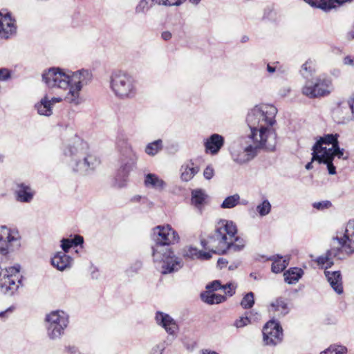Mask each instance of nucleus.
Returning <instances> with one entry per match:
<instances>
[{
  "mask_svg": "<svg viewBox=\"0 0 354 354\" xmlns=\"http://www.w3.org/2000/svg\"><path fill=\"white\" fill-rule=\"evenodd\" d=\"M42 80L50 88H68L69 91L64 100L77 105L80 103V91L91 81L92 73L86 69L66 73L59 68L52 67L42 74Z\"/></svg>",
  "mask_w": 354,
  "mask_h": 354,
  "instance_id": "1",
  "label": "nucleus"
},
{
  "mask_svg": "<svg viewBox=\"0 0 354 354\" xmlns=\"http://www.w3.org/2000/svg\"><path fill=\"white\" fill-rule=\"evenodd\" d=\"M277 109L271 104L256 105L247 115L246 122L250 129L248 140H257L265 144L275 142L276 134L270 127L275 123Z\"/></svg>",
  "mask_w": 354,
  "mask_h": 354,
  "instance_id": "2",
  "label": "nucleus"
},
{
  "mask_svg": "<svg viewBox=\"0 0 354 354\" xmlns=\"http://www.w3.org/2000/svg\"><path fill=\"white\" fill-rule=\"evenodd\" d=\"M64 161L75 172L86 175L100 165V159L89 151L86 142L76 137L73 145L68 144L64 149Z\"/></svg>",
  "mask_w": 354,
  "mask_h": 354,
  "instance_id": "3",
  "label": "nucleus"
},
{
  "mask_svg": "<svg viewBox=\"0 0 354 354\" xmlns=\"http://www.w3.org/2000/svg\"><path fill=\"white\" fill-rule=\"evenodd\" d=\"M117 147L120 153V167L115 176V185L123 187L127 184L129 173L136 166L138 156L126 139L119 138Z\"/></svg>",
  "mask_w": 354,
  "mask_h": 354,
  "instance_id": "4",
  "label": "nucleus"
},
{
  "mask_svg": "<svg viewBox=\"0 0 354 354\" xmlns=\"http://www.w3.org/2000/svg\"><path fill=\"white\" fill-rule=\"evenodd\" d=\"M170 245H155L153 248V259L160 272L167 274L178 271L183 266L182 259L176 257Z\"/></svg>",
  "mask_w": 354,
  "mask_h": 354,
  "instance_id": "5",
  "label": "nucleus"
},
{
  "mask_svg": "<svg viewBox=\"0 0 354 354\" xmlns=\"http://www.w3.org/2000/svg\"><path fill=\"white\" fill-rule=\"evenodd\" d=\"M110 86L115 96L122 100L132 99L137 94L136 80L124 72L113 73L110 77Z\"/></svg>",
  "mask_w": 354,
  "mask_h": 354,
  "instance_id": "6",
  "label": "nucleus"
},
{
  "mask_svg": "<svg viewBox=\"0 0 354 354\" xmlns=\"http://www.w3.org/2000/svg\"><path fill=\"white\" fill-rule=\"evenodd\" d=\"M274 147L275 142L265 144L257 140H248L245 137L241 140V151L233 148L231 154L234 161L239 164H244L253 159L259 149L265 148L268 150H273Z\"/></svg>",
  "mask_w": 354,
  "mask_h": 354,
  "instance_id": "7",
  "label": "nucleus"
},
{
  "mask_svg": "<svg viewBox=\"0 0 354 354\" xmlns=\"http://www.w3.org/2000/svg\"><path fill=\"white\" fill-rule=\"evenodd\" d=\"M68 316L62 310H54L47 314L44 326L48 337L51 340L60 339L68 325Z\"/></svg>",
  "mask_w": 354,
  "mask_h": 354,
  "instance_id": "8",
  "label": "nucleus"
},
{
  "mask_svg": "<svg viewBox=\"0 0 354 354\" xmlns=\"http://www.w3.org/2000/svg\"><path fill=\"white\" fill-rule=\"evenodd\" d=\"M213 238L218 243H241L248 241L245 236L237 234L236 226L232 221L225 220L218 223Z\"/></svg>",
  "mask_w": 354,
  "mask_h": 354,
  "instance_id": "9",
  "label": "nucleus"
},
{
  "mask_svg": "<svg viewBox=\"0 0 354 354\" xmlns=\"http://www.w3.org/2000/svg\"><path fill=\"white\" fill-rule=\"evenodd\" d=\"M20 266L16 265L3 271L0 277V291L5 295H12L21 284Z\"/></svg>",
  "mask_w": 354,
  "mask_h": 354,
  "instance_id": "10",
  "label": "nucleus"
},
{
  "mask_svg": "<svg viewBox=\"0 0 354 354\" xmlns=\"http://www.w3.org/2000/svg\"><path fill=\"white\" fill-rule=\"evenodd\" d=\"M244 245H221V248L212 249L209 252L198 250L195 247L190 246L185 251L184 256L192 259L208 260L212 257V254H232L242 250Z\"/></svg>",
  "mask_w": 354,
  "mask_h": 354,
  "instance_id": "11",
  "label": "nucleus"
},
{
  "mask_svg": "<svg viewBox=\"0 0 354 354\" xmlns=\"http://www.w3.org/2000/svg\"><path fill=\"white\" fill-rule=\"evenodd\" d=\"M331 81L326 77H319L315 83L307 82L302 89V93L310 98L328 95L330 93Z\"/></svg>",
  "mask_w": 354,
  "mask_h": 354,
  "instance_id": "12",
  "label": "nucleus"
},
{
  "mask_svg": "<svg viewBox=\"0 0 354 354\" xmlns=\"http://www.w3.org/2000/svg\"><path fill=\"white\" fill-rule=\"evenodd\" d=\"M151 238L156 243H178V234L169 225H158L151 230Z\"/></svg>",
  "mask_w": 354,
  "mask_h": 354,
  "instance_id": "13",
  "label": "nucleus"
},
{
  "mask_svg": "<svg viewBox=\"0 0 354 354\" xmlns=\"http://www.w3.org/2000/svg\"><path fill=\"white\" fill-rule=\"evenodd\" d=\"M354 253V245H340L337 248L328 250L325 256L319 257L317 262L319 265H324L326 263L330 266L333 263L332 261L333 257H336L338 259H343L346 257Z\"/></svg>",
  "mask_w": 354,
  "mask_h": 354,
  "instance_id": "14",
  "label": "nucleus"
},
{
  "mask_svg": "<svg viewBox=\"0 0 354 354\" xmlns=\"http://www.w3.org/2000/svg\"><path fill=\"white\" fill-rule=\"evenodd\" d=\"M263 341L267 345H277L283 338L282 328L279 323L272 319L263 328Z\"/></svg>",
  "mask_w": 354,
  "mask_h": 354,
  "instance_id": "15",
  "label": "nucleus"
},
{
  "mask_svg": "<svg viewBox=\"0 0 354 354\" xmlns=\"http://www.w3.org/2000/svg\"><path fill=\"white\" fill-rule=\"evenodd\" d=\"M225 138L223 136L218 133H213L204 140V147L205 153L212 156L218 153L220 150L224 146Z\"/></svg>",
  "mask_w": 354,
  "mask_h": 354,
  "instance_id": "16",
  "label": "nucleus"
},
{
  "mask_svg": "<svg viewBox=\"0 0 354 354\" xmlns=\"http://www.w3.org/2000/svg\"><path fill=\"white\" fill-rule=\"evenodd\" d=\"M16 26L15 20L11 17L9 12L3 14L0 11V37L2 38H8L16 32Z\"/></svg>",
  "mask_w": 354,
  "mask_h": 354,
  "instance_id": "17",
  "label": "nucleus"
},
{
  "mask_svg": "<svg viewBox=\"0 0 354 354\" xmlns=\"http://www.w3.org/2000/svg\"><path fill=\"white\" fill-rule=\"evenodd\" d=\"M333 240L337 243H354V219L348 221L345 229L337 231Z\"/></svg>",
  "mask_w": 354,
  "mask_h": 354,
  "instance_id": "18",
  "label": "nucleus"
},
{
  "mask_svg": "<svg viewBox=\"0 0 354 354\" xmlns=\"http://www.w3.org/2000/svg\"><path fill=\"white\" fill-rule=\"evenodd\" d=\"M156 320L157 324L163 327L169 335H174L178 330V326L176 321L167 314L157 312Z\"/></svg>",
  "mask_w": 354,
  "mask_h": 354,
  "instance_id": "19",
  "label": "nucleus"
},
{
  "mask_svg": "<svg viewBox=\"0 0 354 354\" xmlns=\"http://www.w3.org/2000/svg\"><path fill=\"white\" fill-rule=\"evenodd\" d=\"M338 138L339 134L337 133H328L317 138L316 142L312 147L313 152L311 154L316 153L317 155H322L324 151L327 149L324 145H332Z\"/></svg>",
  "mask_w": 354,
  "mask_h": 354,
  "instance_id": "20",
  "label": "nucleus"
},
{
  "mask_svg": "<svg viewBox=\"0 0 354 354\" xmlns=\"http://www.w3.org/2000/svg\"><path fill=\"white\" fill-rule=\"evenodd\" d=\"M68 252H65L63 250L57 252L51 258V264L59 270H64L71 267L72 264V258L68 255Z\"/></svg>",
  "mask_w": 354,
  "mask_h": 354,
  "instance_id": "21",
  "label": "nucleus"
},
{
  "mask_svg": "<svg viewBox=\"0 0 354 354\" xmlns=\"http://www.w3.org/2000/svg\"><path fill=\"white\" fill-rule=\"evenodd\" d=\"M269 312L278 317L287 315L289 313V308L286 299L282 297L275 299L271 303Z\"/></svg>",
  "mask_w": 354,
  "mask_h": 354,
  "instance_id": "22",
  "label": "nucleus"
},
{
  "mask_svg": "<svg viewBox=\"0 0 354 354\" xmlns=\"http://www.w3.org/2000/svg\"><path fill=\"white\" fill-rule=\"evenodd\" d=\"M21 240V236L17 228H10L6 225L0 227V242L10 243Z\"/></svg>",
  "mask_w": 354,
  "mask_h": 354,
  "instance_id": "23",
  "label": "nucleus"
},
{
  "mask_svg": "<svg viewBox=\"0 0 354 354\" xmlns=\"http://www.w3.org/2000/svg\"><path fill=\"white\" fill-rule=\"evenodd\" d=\"M35 195V192L29 186L24 183L17 185L16 190V198L17 201L21 203H30Z\"/></svg>",
  "mask_w": 354,
  "mask_h": 354,
  "instance_id": "24",
  "label": "nucleus"
},
{
  "mask_svg": "<svg viewBox=\"0 0 354 354\" xmlns=\"http://www.w3.org/2000/svg\"><path fill=\"white\" fill-rule=\"evenodd\" d=\"M324 274L333 289L339 295L343 292L342 279L339 271L325 270Z\"/></svg>",
  "mask_w": 354,
  "mask_h": 354,
  "instance_id": "25",
  "label": "nucleus"
},
{
  "mask_svg": "<svg viewBox=\"0 0 354 354\" xmlns=\"http://www.w3.org/2000/svg\"><path fill=\"white\" fill-rule=\"evenodd\" d=\"M344 3L342 0H314L312 7L327 12Z\"/></svg>",
  "mask_w": 354,
  "mask_h": 354,
  "instance_id": "26",
  "label": "nucleus"
},
{
  "mask_svg": "<svg viewBox=\"0 0 354 354\" xmlns=\"http://www.w3.org/2000/svg\"><path fill=\"white\" fill-rule=\"evenodd\" d=\"M145 185L147 187L153 188L158 191H162L165 187L166 183L155 174H147L145 175Z\"/></svg>",
  "mask_w": 354,
  "mask_h": 354,
  "instance_id": "27",
  "label": "nucleus"
},
{
  "mask_svg": "<svg viewBox=\"0 0 354 354\" xmlns=\"http://www.w3.org/2000/svg\"><path fill=\"white\" fill-rule=\"evenodd\" d=\"M333 158H327L323 155H317L316 153L312 154V161H317L319 164H324L327 166L328 174L334 175L336 174V167L333 164Z\"/></svg>",
  "mask_w": 354,
  "mask_h": 354,
  "instance_id": "28",
  "label": "nucleus"
},
{
  "mask_svg": "<svg viewBox=\"0 0 354 354\" xmlns=\"http://www.w3.org/2000/svg\"><path fill=\"white\" fill-rule=\"evenodd\" d=\"M303 274L304 272L301 268H290L284 272V281L288 284H295L302 277Z\"/></svg>",
  "mask_w": 354,
  "mask_h": 354,
  "instance_id": "29",
  "label": "nucleus"
},
{
  "mask_svg": "<svg viewBox=\"0 0 354 354\" xmlns=\"http://www.w3.org/2000/svg\"><path fill=\"white\" fill-rule=\"evenodd\" d=\"M207 195L205 192L202 189H196L192 191V204L198 209H201V207L205 203Z\"/></svg>",
  "mask_w": 354,
  "mask_h": 354,
  "instance_id": "30",
  "label": "nucleus"
},
{
  "mask_svg": "<svg viewBox=\"0 0 354 354\" xmlns=\"http://www.w3.org/2000/svg\"><path fill=\"white\" fill-rule=\"evenodd\" d=\"M286 259L288 258L286 257L285 259L282 260V257L278 254L268 258V260L273 261L271 268L272 271L274 273H279L283 271L288 264Z\"/></svg>",
  "mask_w": 354,
  "mask_h": 354,
  "instance_id": "31",
  "label": "nucleus"
},
{
  "mask_svg": "<svg viewBox=\"0 0 354 354\" xmlns=\"http://www.w3.org/2000/svg\"><path fill=\"white\" fill-rule=\"evenodd\" d=\"M199 171L198 167H194V163L190 162V164L186 166H182L181 167V179L183 181L187 182L190 180Z\"/></svg>",
  "mask_w": 354,
  "mask_h": 354,
  "instance_id": "32",
  "label": "nucleus"
},
{
  "mask_svg": "<svg viewBox=\"0 0 354 354\" xmlns=\"http://www.w3.org/2000/svg\"><path fill=\"white\" fill-rule=\"evenodd\" d=\"M37 112L41 115L50 116L52 113V108L48 102V97L45 96L35 105Z\"/></svg>",
  "mask_w": 354,
  "mask_h": 354,
  "instance_id": "33",
  "label": "nucleus"
},
{
  "mask_svg": "<svg viewBox=\"0 0 354 354\" xmlns=\"http://www.w3.org/2000/svg\"><path fill=\"white\" fill-rule=\"evenodd\" d=\"M315 73V63L311 59H308L302 64L300 73L302 77L306 80H309Z\"/></svg>",
  "mask_w": 354,
  "mask_h": 354,
  "instance_id": "34",
  "label": "nucleus"
},
{
  "mask_svg": "<svg viewBox=\"0 0 354 354\" xmlns=\"http://www.w3.org/2000/svg\"><path fill=\"white\" fill-rule=\"evenodd\" d=\"M240 200V196L238 194H235L232 196H229L225 198L221 205L223 209H230L236 206Z\"/></svg>",
  "mask_w": 354,
  "mask_h": 354,
  "instance_id": "35",
  "label": "nucleus"
},
{
  "mask_svg": "<svg viewBox=\"0 0 354 354\" xmlns=\"http://www.w3.org/2000/svg\"><path fill=\"white\" fill-rule=\"evenodd\" d=\"M155 3L154 0H140L136 7V13H147Z\"/></svg>",
  "mask_w": 354,
  "mask_h": 354,
  "instance_id": "36",
  "label": "nucleus"
},
{
  "mask_svg": "<svg viewBox=\"0 0 354 354\" xmlns=\"http://www.w3.org/2000/svg\"><path fill=\"white\" fill-rule=\"evenodd\" d=\"M162 140H157L153 142L149 143L146 148L145 152L148 155L154 156L162 149Z\"/></svg>",
  "mask_w": 354,
  "mask_h": 354,
  "instance_id": "37",
  "label": "nucleus"
},
{
  "mask_svg": "<svg viewBox=\"0 0 354 354\" xmlns=\"http://www.w3.org/2000/svg\"><path fill=\"white\" fill-rule=\"evenodd\" d=\"M347 348L342 345L333 344L330 345L325 351L319 354H346Z\"/></svg>",
  "mask_w": 354,
  "mask_h": 354,
  "instance_id": "38",
  "label": "nucleus"
},
{
  "mask_svg": "<svg viewBox=\"0 0 354 354\" xmlns=\"http://www.w3.org/2000/svg\"><path fill=\"white\" fill-rule=\"evenodd\" d=\"M271 204L268 199L263 200L257 206V212L261 216H265L271 211Z\"/></svg>",
  "mask_w": 354,
  "mask_h": 354,
  "instance_id": "39",
  "label": "nucleus"
},
{
  "mask_svg": "<svg viewBox=\"0 0 354 354\" xmlns=\"http://www.w3.org/2000/svg\"><path fill=\"white\" fill-rule=\"evenodd\" d=\"M62 250L69 254L80 255L84 252V245H61Z\"/></svg>",
  "mask_w": 354,
  "mask_h": 354,
  "instance_id": "40",
  "label": "nucleus"
},
{
  "mask_svg": "<svg viewBox=\"0 0 354 354\" xmlns=\"http://www.w3.org/2000/svg\"><path fill=\"white\" fill-rule=\"evenodd\" d=\"M254 296L253 292H250L247 293L244 296V297L243 298V299L241 302V306L245 309L252 308L254 304Z\"/></svg>",
  "mask_w": 354,
  "mask_h": 354,
  "instance_id": "41",
  "label": "nucleus"
},
{
  "mask_svg": "<svg viewBox=\"0 0 354 354\" xmlns=\"http://www.w3.org/2000/svg\"><path fill=\"white\" fill-rule=\"evenodd\" d=\"M277 12L271 6H267L263 11V19L268 21H275Z\"/></svg>",
  "mask_w": 354,
  "mask_h": 354,
  "instance_id": "42",
  "label": "nucleus"
},
{
  "mask_svg": "<svg viewBox=\"0 0 354 354\" xmlns=\"http://www.w3.org/2000/svg\"><path fill=\"white\" fill-rule=\"evenodd\" d=\"M60 243H84V237L79 234L71 235L70 238H63Z\"/></svg>",
  "mask_w": 354,
  "mask_h": 354,
  "instance_id": "43",
  "label": "nucleus"
},
{
  "mask_svg": "<svg viewBox=\"0 0 354 354\" xmlns=\"http://www.w3.org/2000/svg\"><path fill=\"white\" fill-rule=\"evenodd\" d=\"M331 145L332 147L330 148H327L326 149H325V151H324L322 155L326 156L327 158H334V153H335V151L340 149L338 139H337L336 141H335L334 143H333Z\"/></svg>",
  "mask_w": 354,
  "mask_h": 354,
  "instance_id": "44",
  "label": "nucleus"
},
{
  "mask_svg": "<svg viewBox=\"0 0 354 354\" xmlns=\"http://www.w3.org/2000/svg\"><path fill=\"white\" fill-rule=\"evenodd\" d=\"M142 268V263L136 261L126 270V274L128 277H133L137 274Z\"/></svg>",
  "mask_w": 354,
  "mask_h": 354,
  "instance_id": "45",
  "label": "nucleus"
},
{
  "mask_svg": "<svg viewBox=\"0 0 354 354\" xmlns=\"http://www.w3.org/2000/svg\"><path fill=\"white\" fill-rule=\"evenodd\" d=\"M331 206L332 203L329 201H323L319 202H315L313 203V207L318 210L328 209Z\"/></svg>",
  "mask_w": 354,
  "mask_h": 354,
  "instance_id": "46",
  "label": "nucleus"
},
{
  "mask_svg": "<svg viewBox=\"0 0 354 354\" xmlns=\"http://www.w3.org/2000/svg\"><path fill=\"white\" fill-rule=\"evenodd\" d=\"M158 5L164 6H179L185 0H154Z\"/></svg>",
  "mask_w": 354,
  "mask_h": 354,
  "instance_id": "47",
  "label": "nucleus"
},
{
  "mask_svg": "<svg viewBox=\"0 0 354 354\" xmlns=\"http://www.w3.org/2000/svg\"><path fill=\"white\" fill-rule=\"evenodd\" d=\"M10 245H0V260L3 261L7 259L8 254L10 253Z\"/></svg>",
  "mask_w": 354,
  "mask_h": 354,
  "instance_id": "48",
  "label": "nucleus"
},
{
  "mask_svg": "<svg viewBox=\"0 0 354 354\" xmlns=\"http://www.w3.org/2000/svg\"><path fill=\"white\" fill-rule=\"evenodd\" d=\"M250 323V320L248 317H241L234 322V326L236 328H242L247 326Z\"/></svg>",
  "mask_w": 354,
  "mask_h": 354,
  "instance_id": "49",
  "label": "nucleus"
},
{
  "mask_svg": "<svg viewBox=\"0 0 354 354\" xmlns=\"http://www.w3.org/2000/svg\"><path fill=\"white\" fill-rule=\"evenodd\" d=\"M206 289L211 292L215 291L220 289H223V286H221L220 281L218 280H215L206 286Z\"/></svg>",
  "mask_w": 354,
  "mask_h": 354,
  "instance_id": "50",
  "label": "nucleus"
},
{
  "mask_svg": "<svg viewBox=\"0 0 354 354\" xmlns=\"http://www.w3.org/2000/svg\"><path fill=\"white\" fill-rule=\"evenodd\" d=\"M11 77L10 71L6 68H0V81L6 82Z\"/></svg>",
  "mask_w": 354,
  "mask_h": 354,
  "instance_id": "51",
  "label": "nucleus"
},
{
  "mask_svg": "<svg viewBox=\"0 0 354 354\" xmlns=\"http://www.w3.org/2000/svg\"><path fill=\"white\" fill-rule=\"evenodd\" d=\"M131 201L132 202H134V203H147V205L149 207H151L153 204L151 201H149L147 198L146 197H142L141 196H135L131 198Z\"/></svg>",
  "mask_w": 354,
  "mask_h": 354,
  "instance_id": "52",
  "label": "nucleus"
},
{
  "mask_svg": "<svg viewBox=\"0 0 354 354\" xmlns=\"http://www.w3.org/2000/svg\"><path fill=\"white\" fill-rule=\"evenodd\" d=\"M214 174V170L213 167L210 165L207 166V167L204 169L203 176L207 180H210Z\"/></svg>",
  "mask_w": 354,
  "mask_h": 354,
  "instance_id": "53",
  "label": "nucleus"
},
{
  "mask_svg": "<svg viewBox=\"0 0 354 354\" xmlns=\"http://www.w3.org/2000/svg\"><path fill=\"white\" fill-rule=\"evenodd\" d=\"M223 289L227 290L225 292L226 294H228L230 296H232L235 293L236 286L232 283H229L223 286Z\"/></svg>",
  "mask_w": 354,
  "mask_h": 354,
  "instance_id": "54",
  "label": "nucleus"
},
{
  "mask_svg": "<svg viewBox=\"0 0 354 354\" xmlns=\"http://www.w3.org/2000/svg\"><path fill=\"white\" fill-rule=\"evenodd\" d=\"M201 299L203 301L209 304H214V297L213 294H209L207 292L201 294Z\"/></svg>",
  "mask_w": 354,
  "mask_h": 354,
  "instance_id": "55",
  "label": "nucleus"
},
{
  "mask_svg": "<svg viewBox=\"0 0 354 354\" xmlns=\"http://www.w3.org/2000/svg\"><path fill=\"white\" fill-rule=\"evenodd\" d=\"M66 351L68 354H81L77 348L74 346H66Z\"/></svg>",
  "mask_w": 354,
  "mask_h": 354,
  "instance_id": "56",
  "label": "nucleus"
},
{
  "mask_svg": "<svg viewBox=\"0 0 354 354\" xmlns=\"http://www.w3.org/2000/svg\"><path fill=\"white\" fill-rule=\"evenodd\" d=\"M214 304H220L225 301V297L221 295L213 294Z\"/></svg>",
  "mask_w": 354,
  "mask_h": 354,
  "instance_id": "57",
  "label": "nucleus"
},
{
  "mask_svg": "<svg viewBox=\"0 0 354 354\" xmlns=\"http://www.w3.org/2000/svg\"><path fill=\"white\" fill-rule=\"evenodd\" d=\"M163 348L159 345H156L152 348L149 354H162Z\"/></svg>",
  "mask_w": 354,
  "mask_h": 354,
  "instance_id": "58",
  "label": "nucleus"
},
{
  "mask_svg": "<svg viewBox=\"0 0 354 354\" xmlns=\"http://www.w3.org/2000/svg\"><path fill=\"white\" fill-rule=\"evenodd\" d=\"M343 62L345 65L354 66V59L351 56H346L344 58Z\"/></svg>",
  "mask_w": 354,
  "mask_h": 354,
  "instance_id": "59",
  "label": "nucleus"
},
{
  "mask_svg": "<svg viewBox=\"0 0 354 354\" xmlns=\"http://www.w3.org/2000/svg\"><path fill=\"white\" fill-rule=\"evenodd\" d=\"M344 149L343 148L339 149L335 153H334V158L337 156L338 158L347 159V157H344Z\"/></svg>",
  "mask_w": 354,
  "mask_h": 354,
  "instance_id": "60",
  "label": "nucleus"
},
{
  "mask_svg": "<svg viewBox=\"0 0 354 354\" xmlns=\"http://www.w3.org/2000/svg\"><path fill=\"white\" fill-rule=\"evenodd\" d=\"M218 266L220 267V268H223V267H225L227 264V261L225 259L223 258H219L217 261Z\"/></svg>",
  "mask_w": 354,
  "mask_h": 354,
  "instance_id": "61",
  "label": "nucleus"
},
{
  "mask_svg": "<svg viewBox=\"0 0 354 354\" xmlns=\"http://www.w3.org/2000/svg\"><path fill=\"white\" fill-rule=\"evenodd\" d=\"M12 311V308H8L4 311L0 312V318L5 319L8 314L11 313Z\"/></svg>",
  "mask_w": 354,
  "mask_h": 354,
  "instance_id": "62",
  "label": "nucleus"
},
{
  "mask_svg": "<svg viewBox=\"0 0 354 354\" xmlns=\"http://www.w3.org/2000/svg\"><path fill=\"white\" fill-rule=\"evenodd\" d=\"M161 37L165 41H169L171 38V33L169 31H165L162 33Z\"/></svg>",
  "mask_w": 354,
  "mask_h": 354,
  "instance_id": "63",
  "label": "nucleus"
},
{
  "mask_svg": "<svg viewBox=\"0 0 354 354\" xmlns=\"http://www.w3.org/2000/svg\"><path fill=\"white\" fill-rule=\"evenodd\" d=\"M348 104L351 109L352 114L354 118V97L348 101Z\"/></svg>",
  "mask_w": 354,
  "mask_h": 354,
  "instance_id": "64",
  "label": "nucleus"
}]
</instances>
